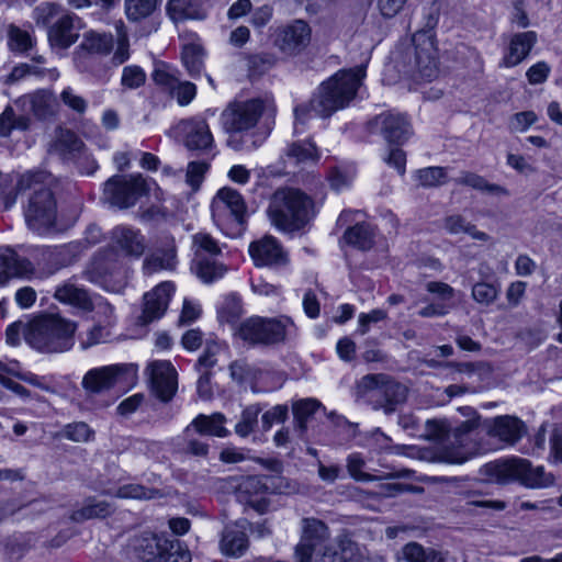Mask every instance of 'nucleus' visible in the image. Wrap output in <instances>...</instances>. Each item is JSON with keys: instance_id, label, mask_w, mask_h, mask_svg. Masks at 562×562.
Returning a JSON list of instances; mask_svg holds the SVG:
<instances>
[{"instance_id": "39", "label": "nucleus", "mask_w": 562, "mask_h": 562, "mask_svg": "<svg viewBox=\"0 0 562 562\" xmlns=\"http://www.w3.org/2000/svg\"><path fill=\"white\" fill-rule=\"evenodd\" d=\"M406 562H445L440 551L434 548H424L418 542H408L402 549Z\"/></svg>"}, {"instance_id": "47", "label": "nucleus", "mask_w": 562, "mask_h": 562, "mask_svg": "<svg viewBox=\"0 0 562 562\" xmlns=\"http://www.w3.org/2000/svg\"><path fill=\"white\" fill-rule=\"evenodd\" d=\"M160 0H125V13L130 21L138 22L149 16Z\"/></svg>"}, {"instance_id": "36", "label": "nucleus", "mask_w": 562, "mask_h": 562, "mask_svg": "<svg viewBox=\"0 0 562 562\" xmlns=\"http://www.w3.org/2000/svg\"><path fill=\"white\" fill-rule=\"evenodd\" d=\"M284 155L293 165L315 162L319 158L316 146L308 140L291 143Z\"/></svg>"}, {"instance_id": "61", "label": "nucleus", "mask_w": 562, "mask_h": 562, "mask_svg": "<svg viewBox=\"0 0 562 562\" xmlns=\"http://www.w3.org/2000/svg\"><path fill=\"white\" fill-rule=\"evenodd\" d=\"M151 76L157 85L164 86L170 90L176 89V85L179 80L166 65L157 66Z\"/></svg>"}, {"instance_id": "58", "label": "nucleus", "mask_w": 562, "mask_h": 562, "mask_svg": "<svg viewBox=\"0 0 562 562\" xmlns=\"http://www.w3.org/2000/svg\"><path fill=\"white\" fill-rule=\"evenodd\" d=\"M209 169V164L205 161H191L187 168L186 180L187 183L196 190L203 181L204 175Z\"/></svg>"}, {"instance_id": "43", "label": "nucleus", "mask_w": 562, "mask_h": 562, "mask_svg": "<svg viewBox=\"0 0 562 562\" xmlns=\"http://www.w3.org/2000/svg\"><path fill=\"white\" fill-rule=\"evenodd\" d=\"M322 406L321 402L315 398H304L295 402L292 406L295 428L301 432H305L308 419Z\"/></svg>"}, {"instance_id": "51", "label": "nucleus", "mask_w": 562, "mask_h": 562, "mask_svg": "<svg viewBox=\"0 0 562 562\" xmlns=\"http://www.w3.org/2000/svg\"><path fill=\"white\" fill-rule=\"evenodd\" d=\"M68 255V250L65 247H58L54 249H45L42 251V257L44 260L48 261L52 266L45 272V276H52L60 268L66 267L71 263L66 257Z\"/></svg>"}, {"instance_id": "12", "label": "nucleus", "mask_w": 562, "mask_h": 562, "mask_svg": "<svg viewBox=\"0 0 562 562\" xmlns=\"http://www.w3.org/2000/svg\"><path fill=\"white\" fill-rule=\"evenodd\" d=\"M148 191V184L142 175L113 176L104 183L105 200L119 209L133 206Z\"/></svg>"}, {"instance_id": "13", "label": "nucleus", "mask_w": 562, "mask_h": 562, "mask_svg": "<svg viewBox=\"0 0 562 562\" xmlns=\"http://www.w3.org/2000/svg\"><path fill=\"white\" fill-rule=\"evenodd\" d=\"M135 379V366L112 364L89 370L83 375L81 385L87 393L100 394L116 385H126Z\"/></svg>"}, {"instance_id": "3", "label": "nucleus", "mask_w": 562, "mask_h": 562, "mask_svg": "<svg viewBox=\"0 0 562 562\" xmlns=\"http://www.w3.org/2000/svg\"><path fill=\"white\" fill-rule=\"evenodd\" d=\"M364 76L366 70L362 66L335 74L322 83L317 95L311 100L314 112L322 117H328L348 106L356 97Z\"/></svg>"}, {"instance_id": "23", "label": "nucleus", "mask_w": 562, "mask_h": 562, "mask_svg": "<svg viewBox=\"0 0 562 562\" xmlns=\"http://www.w3.org/2000/svg\"><path fill=\"white\" fill-rule=\"evenodd\" d=\"M36 271L34 265L11 248L0 249V285L11 278L31 279Z\"/></svg>"}, {"instance_id": "35", "label": "nucleus", "mask_w": 562, "mask_h": 562, "mask_svg": "<svg viewBox=\"0 0 562 562\" xmlns=\"http://www.w3.org/2000/svg\"><path fill=\"white\" fill-rule=\"evenodd\" d=\"M442 226L447 233L451 235L464 233L476 240L487 241L490 239L486 233L477 231L475 225L467 222L465 218L459 214L446 216Z\"/></svg>"}, {"instance_id": "63", "label": "nucleus", "mask_w": 562, "mask_h": 562, "mask_svg": "<svg viewBox=\"0 0 562 562\" xmlns=\"http://www.w3.org/2000/svg\"><path fill=\"white\" fill-rule=\"evenodd\" d=\"M218 347L217 345H207L204 352L200 356L195 363V369L200 372H211V369L216 364L217 360L215 358L216 351Z\"/></svg>"}, {"instance_id": "31", "label": "nucleus", "mask_w": 562, "mask_h": 562, "mask_svg": "<svg viewBox=\"0 0 562 562\" xmlns=\"http://www.w3.org/2000/svg\"><path fill=\"white\" fill-rule=\"evenodd\" d=\"M220 549L226 557L239 558L248 549V537L237 526H227L223 530Z\"/></svg>"}, {"instance_id": "1", "label": "nucleus", "mask_w": 562, "mask_h": 562, "mask_svg": "<svg viewBox=\"0 0 562 562\" xmlns=\"http://www.w3.org/2000/svg\"><path fill=\"white\" fill-rule=\"evenodd\" d=\"M111 250L94 258L86 274L92 282H100L111 291H120L126 283V273L121 265L112 262L113 250L139 258L146 249V239L138 229L120 225L111 232Z\"/></svg>"}, {"instance_id": "50", "label": "nucleus", "mask_w": 562, "mask_h": 562, "mask_svg": "<svg viewBox=\"0 0 562 562\" xmlns=\"http://www.w3.org/2000/svg\"><path fill=\"white\" fill-rule=\"evenodd\" d=\"M243 314L241 301L238 296L228 295L218 310V319L222 323L235 324Z\"/></svg>"}, {"instance_id": "57", "label": "nucleus", "mask_w": 562, "mask_h": 562, "mask_svg": "<svg viewBox=\"0 0 562 562\" xmlns=\"http://www.w3.org/2000/svg\"><path fill=\"white\" fill-rule=\"evenodd\" d=\"M60 101L77 114H83L87 111L88 103L85 98L75 93L70 87L65 88L60 93Z\"/></svg>"}, {"instance_id": "9", "label": "nucleus", "mask_w": 562, "mask_h": 562, "mask_svg": "<svg viewBox=\"0 0 562 562\" xmlns=\"http://www.w3.org/2000/svg\"><path fill=\"white\" fill-rule=\"evenodd\" d=\"M412 46L402 54L403 71L412 77L431 80L438 75L437 48L430 30L417 31Z\"/></svg>"}, {"instance_id": "60", "label": "nucleus", "mask_w": 562, "mask_h": 562, "mask_svg": "<svg viewBox=\"0 0 562 562\" xmlns=\"http://www.w3.org/2000/svg\"><path fill=\"white\" fill-rule=\"evenodd\" d=\"M71 162L81 175L86 176L93 175L99 168L97 160L88 153L87 148H85Z\"/></svg>"}, {"instance_id": "22", "label": "nucleus", "mask_w": 562, "mask_h": 562, "mask_svg": "<svg viewBox=\"0 0 562 562\" xmlns=\"http://www.w3.org/2000/svg\"><path fill=\"white\" fill-rule=\"evenodd\" d=\"M249 255L257 267L283 266L288 262L286 254L272 236L252 241L249 246Z\"/></svg>"}, {"instance_id": "38", "label": "nucleus", "mask_w": 562, "mask_h": 562, "mask_svg": "<svg viewBox=\"0 0 562 562\" xmlns=\"http://www.w3.org/2000/svg\"><path fill=\"white\" fill-rule=\"evenodd\" d=\"M167 11L175 21L204 18V13L196 0H169Z\"/></svg>"}, {"instance_id": "56", "label": "nucleus", "mask_w": 562, "mask_h": 562, "mask_svg": "<svg viewBox=\"0 0 562 562\" xmlns=\"http://www.w3.org/2000/svg\"><path fill=\"white\" fill-rule=\"evenodd\" d=\"M497 295L496 286L487 282H477L472 288V297L480 304L488 305L496 300Z\"/></svg>"}, {"instance_id": "24", "label": "nucleus", "mask_w": 562, "mask_h": 562, "mask_svg": "<svg viewBox=\"0 0 562 562\" xmlns=\"http://www.w3.org/2000/svg\"><path fill=\"white\" fill-rule=\"evenodd\" d=\"M226 417L222 413L212 415H198L184 429V435L190 436L193 431L203 436L227 437L229 431L224 427Z\"/></svg>"}, {"instance_id": "10", "label": "nucleus", "mask_w": 562, "mask_h": 562, "mask_svg": "<svg viewBox=\"0 0 562 562\" xmlns=\"http://www.w3.org/2000/svg\"><path fill=\"white\" fill-rule=\"evenodd\" d=\"M211 210L214 223L224 234L231 237L241 234L246 221V204L238 191L232 188L218 190Z\"/></svg>"}, {"instance_id": "29", "label": "nucleus", "mask_w": 562, "mask_h": 562, "mask_svg": "<svg viewBox=\"0 0 562 562\" xmlns=\"http://www.w3.org/2000/svg\"><path fill=\"white\" fill-rule=\"evenodd\" d=\"M165 538V536L145 531L135 536L130 546L138 559L145 562H157Z\"/></svg>"}, {"instance_id": "25", "label": "nucleus", "mask_w": 562, "mask_h": 562, "mask_svg": "<svg viewBox=\"0 0 562 562\" xmlns=\"http://www.w3.org/2000/svg\"><path fill=\"white\" fill-rule=\"evenodd\" d=\"M406 397V386L386 376L383 385L379 389V400L375 401L374 408L383 409L386 415L393 414L397 405L404 403Z\"/></svg>"}, {"instance_id": "21", "label": "nucleus", "mask_w": 562, "mask_h": 562, "mask_svg": "<svg viewBox=\"0 0 562 562\" xmlns=\"http://www.w3.org/2000/svg\"><path fill=\"white\" fill-rule=\"evenodd\" d=\"M148 369L153 392L162 402H169L178 387L176 369L169 361H155Z\"/></svg>"}, {"instance_id": "6", "label": "nucleus", "mask_w": 562, "mask_h": 562, "mask_svg": "<svg viewBox=\"0 0 562 562\" xmlns=\"http://www.w3.org/2000/svg\"><path fill=\"white\" fill-rule=\"evenodd\" d=\"M265 110V104L259 99L235 101L229 103L222 112L221 120L225 132L229 133L227 145L234 150H243L255 147V143L248 145L244 139L247 135H240L254 128Z\"/></svg>"}, {"instance_id": "41", "label": "nucleus", "mask_w": 562, "mask_h": 562, "mask_svg": "<svg viewBox=\"0 0 562 562\" xmlns=\"http://www.w3.org/2000/svg\"><path fill=\"white\" fill-rule=\"evenodd\" d=\"M112 512L113 507L110 503L89 498L80 509L72 513L71 519L82 521L91 518H104L111 515Z\"/></svg>"}, {"instance_id": "14", "label": "nucleus", "mask_w": 562, "mask_h": 562, "mask_svg": "<svg viewBox=\"0 0 562 562\" xmlns=\"http://www.w3.org/2000/svg\"><path fill=\"white\" fill-rule=\"evenodd\" d=\"M331 541L329 529L325 522L316 518L302 520V536L294 548L295 562H313L314 551L324 548Z\"/></svg>"}, {"instance_id": "15", "label": "nucleus", "mask_w": 562, "mask_h": 562, "mask_svg": "<svg viewBox=\"0 0 562 562\" xmlns=\"http://www.w3.org/2000/svg\"><path fill=\"white\" fill-rule=\"evenodd\" d=\"M177 137H181L189 150L206 151L213 147V135L204 119L190 117L181 120L172 127Z\"/></svg>"}, {"instance_id": "33", "label": "nucleus", "mask_w": 562, "mask_h": 562, "mask_svg": "<svg viewBox=\"0 0 562 562\" xmlns=\"http://www.w3.org/2000/svg\"><path fill=\"white\" fill-rule=\"evenodd\" d=\"M191 269L204 283H213L227 272V267L215 258L193 259Z\"/></svg>"}, {"instance_id": "20", "label": "nucleus", "mask_w": 562, "mask_h": 562, "mask_svg": "<svg viewBox=\"0 0 562 562\" xmlns=\"http://www.w3.org/2000/svg\"><path fill=\"white\" fill-rule=\"evenodd\" d=\"M80 19L66 11L54 21L48 27L47 40L52 48L67 49L74 45L79 38V27L76 23H79Z\"/></svg>"}, {"instance_id": "55", "label": "nucleus", "mask_w": 562, "mask_h": 562, "mask_svg": "<svg viewBox=\"0 0 562 562\" xmlns=\"http://www.w3.org/2000/svg\"><path fill=\"white\" fill-rule=\"evenodd\" d=\"M447 177L446 168L428 167L416 172V178L423 187H436L445 183Z\"/></svg>"}, {"instance_id": "17", "label": "nucleus", "mask_w": 562, "mask_h": 562, "mask_svg": "<svg viewBox=\"0 0 562 562\" xmlns=\"http://www.w3.org/2000/svg\"><path fill=\"white\" fill-rule=\"evenodd\" d=\"M14 104L26 115L33 114L37 120H47L58 111V101L53 91L40 89L21 95Z\"/></svg>"}, {"instance_id": "18", "label": "nucleus", "mask_w": 562, "mask_h": 562, "mask_svg": "<svg viewBox=\"0 0 562 562\" xmlns=\"http://www.w3.org/2000/svg\"><path fill=\"white\" fill-rule=\"evenodd\" d=\"M371 132H379L389 144L401 145L412 133L406 117L398 113H382L370 122Z\"/></svg>"}, {"instance_id": "26", "label": "nucleus", "mask_w": 562, "mask_h": 562, "mask_svg": "<svg viewBox=\"0 0 562 562\" xmlns=\"http://www.w3.org/2000/svg\"><path fill=\"white\" fill-rule=\"evenodd\" d=\"M525 431V424L517 417L510 415L495 417L488 430L490 435L509 445L516 443Z\"/></svg>"}, {"instance_id": "49", "label": "nucleus", "mask_w": 562, "mask_h": 562, "mask_svg": "<svg viewBox=\"0 0 562 562\" xmlns=\"http://www.w3.org/2000/svg\"><path fill=\"white\" fill-rule=\"evenodd\" d=\"M456 183L490 193H506V190L501 186L488 183L482 176L468 171L462 172V175L456 179Z\"/></svg>"}, {"instance_id": "19", "label": "nucleus", "mask_w": 562, "mask_h": 562, "mask_svg": "<svg viewBox=\"0 0 562 562\" xmlns=\"http://www.w3.org/2000/svg\"><path fill=\"white\" fill-rule=\"evenodd\" d=\"M173 291L175 285L166 281L147 292L143 297L144 305L142 314L137 318L138 324L147 325L161 318L167 311Z\"/></svg>"}, {"instance_id": "45", "label": "nucleus", "mask_w": 562, "mask_h": 562, "mask_svg": "<svg viewBox=\"0 0 562 562\" xmlns=\"http://www.w3.org/2000/svg\"><path fill=\"white\" fill-rule=\"evenodd\" d=\"M182 63L191 77L201 75L203 68V49L198 44H187L181 53Z\"/></svg>"}, {"instance_id": "42", "label": "nucleus", "mask_w": 562, "mask_h": 562, "mask_svg": "<svg viewBox=\"0 0 562 562\" xmlns=\"http://www.w3.org/2000/svg\"><path fill=\"white\" fill-rule=\"evenodd\" d=\"M157 562H191V553L179 540L165 538Z\"/></svg>"}, {"instance_id": "59", "label": "nucleus", "mask_w": 562, "mask_h": 562, "mask_svg": "<svg viewBox=\"0 0 562 562\" xmlns=\"http://www.w3.org/2000/svg\"><path fill=\"white\" fill-rule=\"evenodd\" d=\"M313 562H347L342 551L334 543L314 551Z\"/></svg>"}, {"instance_id": "32", "label": "nucleus", "mask_w": 562, "mask_h": 562, "mask_svg": "<svg viewBox=\"0 0 562 562\" xmlns=\"http://www.w3.org/2000/svg\"><path fill=\"white\" fill-rule=\"evenodd\" d=\"M87 148L81 138L70 130H60L54 143V149L65 162H71Z\"/></svg>"}, {"instance_id": "40", "label": "nucleus", "mask_w": 562, "mask_h": 562, "mask_svg": "<svg viewBox=\"0 0 562 562\" xmlns=\"http://www.w3.org/2000/svg\"><path fill=\"white\" fill-rule=\"evenodd\" d=\"M31 126V119L24 112L16 115L13 108L8 105L0 114V136L8 137L13 130L27 131Z\"/></svg>"}, {"instance_id": "4", "label": "nucleus", "mask_w": 562, "mask_h": 562, "mask_svg": "<svg viewBox=\"0 0 562 562\" xmlns=\"http://www.w3.org/2000/svg\"><path fill=\"white\" fill-rule=\"evenodd\" d=\"M77 326L59 315L49 314L27 324L25 340L33 348L45 352H61L72 346Z\"/></svg>"}, {"instance_id": "52", "label": "nucleus", "mask_w": 562, "mask_h": 562, "mask_svg": "<svg viewBox=\"0 0 562 562\" xmlns=\"http://www.w3.org/2000/svg\"><path fill=\"white\" fill-rule=\"evenodd\" d=\"M364 460L362 459L360 453H351L347 458V471L349 475L356 480L361 482H370L379 479H383L382 476H375L362 471L364 467Z\"/></svg>"}, {"instance_id": "2", "label": "nucleus", "mask_w": 562, "mask_h": 562, "mask_svg": "<svg viewBox=\"0 0 562 562\" xmlns=\"http://www.w3.org/2000/svg\"><path fill=\"white\" fill-rule=\"evenodd\" d=\"M268 215L277 228L295 232L315 216L314 202L299 189L280 188L271 196Z\"/></svg>"}, {"instance_id": "44", "label": "nucleus", "mask_w": 562, "mask_h": 562, "mask_svg": "<svg viewBox=\"0 0 562 562\" xmlns=\"http://www.w3.org/2000/svg\"><path fill=\"white\" fill-rule=\"evenodd\" d=\"M192 239L193 259L214 258L222 252L217 241L207 233H198Z\"/></svg>"}, {"instance_id": "46", "label": "nucleus", "mask_w": 562, "mask_h": 562, "mask_svg": "<svg viewBox=\"0 0 562 562\" xmlns=\"http://www.w3.org/2000/svg\"><path fill=\"white\" fill-rule=\"evenodd\" d=\"M261 411L260 404L246 406L241 412L239 422L235 426V432L241 438L249 436L258 425V416Z\"/></svg>"}, {"instance_id": "54", "label": "nucleus", "mask_w": 562, "mask_h": 562, "mask_svg": "<svg viewBox=\"0 0 562 562\" xmlns=\"http://www.w3.org/2000/svg\"><path fill=\"white\" fill-rule=\"evenodd\" d=\"M146 74L136 65L125 66L122 70L121 85L125 89H137L145 85Z\"/></svg>"}, {"instance_id": "62", "label": "nucleus", "mask_w": 562, "mask_h": 562, "mask_svg": "<svg viewBox=\"0 0 562 562\" xmlns=\"http://www.w3.org/2000/svg\"><path fill=\"white\" fill-rule=\"evenodd\" d=\"M288 416V407L285 405H276L271 409L263 413L261 417L263 430H268L274 423L284 422Z\"/></svg>"}, {"instance_id": "30", "label": "nucleus", "mask_w": 562, "mask_h": 562, "mask_svg": "<svg viewBox=\"0 0 562 562\" xmlns=\"http://www.w3.org/2000/svg\"><path fill=\"white\" fill-rule=\"evenodd\" d=\"M177 266V252L173 239L165 249H158L148 255L143 262V271L150 276L161 270H173Z\"/></svg>"}, {"instance_id": "48", "label": "nucleus", "mask_w": 562, "mask_h": 562, "mask_svg": "<svg viewBox=\"0 0 562 562\" xmlns=\"http://www.w3.org/2000/svg\"><path fill=\"white\" fill-rule=\"evenodd\" d=\"M67 10L55 2H43L33 10V20L37 25L48 26Z\"/></svg>"}, {"instance_id": "64", "label": "nucleus", "mask_w": 562, "mask_h": 562, "mask_svg": "<svg viewBox=\"0 0 562 562\" xmlns=\"http://www.w3.org/2000/svg\"><path fill=\"white\" fill-rule=\"evenodd\" d=\"M172 91H175L176 93L178 103L180 105H187L194 99L196 88L195 85L192 82L178 80L176 89H173Z\"/></svg>"}, {"instance_id": "53", "label": "nucleus", "mask_w": 562, "mask_h": 562, "mask_svg": "<svg viewBox=\"0 0 562 562\" xmlns=\"http://www.w3.org/2000/svg\"><path fill=\"white\" fill-rule=\"evenodd\" d=\"M60 435L75 442H86L93 436V430L88 426V424L83 422H76L66 425Z\"/></svg>"}, {"instance_id": "28", "label": "nucleus", "mask_w": 562, "mask_h": 562, "mask_svg": "<svg viewBox=\"0 0 562 562\" xmlns=\"http://www.w3.org/2000/svg\"><path fill=\"white\" fill-rule=\"evenodd\" d=\"M536 42L537 34L533 31L515 34L501 65L507 68L517 66L528 56Z\"/></svg>"}, {"instance_id": "16", "label": "nucleus", "mask_w": 562, "mask_h": 562, "mask_svg": "<svg viewBox=\"0 0 562 562\" xmlns=\"http://www.w3.org/2000/svg\"><path fill=\"white\" fill-rule=\"evenodd\" d=\"M311 41V27L303 20H295L291 24L278 29L274 44L279 49L290 56L301 53Z\"/></svg>"}, {"instance_id": "34", "label": "nucleus", "mask_w": 562, "mask_h": 562, "mask_svg": "<svg viewBox=\"0 0 562 562\" xmlns=\"http://www.w3.org/2000/svg\"><path fill=\"white\" fill-rule=\"evenodd\" d=\"M374 232L370 224L358 223L348 227L344 234L346 244L360 250H369L374 244Z\"/></svg>"}, {"instance_id": "5", "label": "nucleus", "mask_w": 562, "mask_h": 562, "mask_svg": "<svg viewBox=\"0 0 562 562\" xmlns=\"http://www.w3.org/2000/svg\"><path fill=\"white\" fill-rule=\"evenodd\" d=\"M295 331L296 327L288 316L271 318L252 316L243 321L235 328L234 335L248 346L267 347L284 342Z\"/></svg>"}, {"instance_id": "37", "label": "nucleus", "mask_w": 562, "mask_h": 562, "mask_svg": "<svg viewBox=\"0 0 562 562\" xmlns=\"http://www.w3.org/2000/svg\"><path fill=\"white\" fill-rule=\"evenodd\" d=\"M8 47L13 53L26 54L32 50L36 40L27 30H23L14 24L8 26Z\"/></svg>"}, {"instance_id": "27", "label": "nucleus", "mask_w": 562, "mask_h": 562, "mask_svg": "<svg viewBox=\"0 0 562 562\" xmlns=\"http://www.w3.org/2000/svg\"><path fill=\"white\" fill-rule=\"evenodd\" d=\"M54 297L61 303L69 304L82 311H92L93 308V302L88 291L78 286L72 279L57 285Z\"/></svg>"}, {"instance_id": "8", "label": "nucleus", "mask_w": 562, "mask_h": 562, "mask_svg": "<svg viewBox=\"0 0 562 562\" xmlns=\"http://www.w3.org/2000/svg\"><path fill=\"white\" fill-rule=\"evenodd\" d=\"M114 46L111 34L93 31L83 34L82 42L72 54V60L78 71L89 74L99 80L109 79V68L101 57L108 56Z\"/></svg>"}, {"instance_id": "7", "label": "nucleus", "mask_w": 562, "mask_h": 562, "mask_svg": "<svg viewBox=\"0 0 562 562\" xmlns=\"http://www.w3.org/2000/svg\"><path fill=\"white\" fill-rule=\"evenodd\" d=\"M484 473L501 484L519 481L522 485L531 488L548 487L554 484L552 473H547L543 467H532L526 459L487 463L484 465Z\"/></svg>"}, {"instance_id": "11", "label": "nucleus", "mask_w": 562, "mask_h": 562, "mask_svg": "<svg viewBox=\"0 0 562 562\" xmlns=\"http://www.w3.org/2000/svg\"><path fill=\"white\" fill-rule=\"evenodd\" d=\"M293 491L294 487L284 477L249 475L240 480L235 493L240 503L263 513L267 507L263 495L269 492L283 494Z\"/></svg>"}]
</instances>
